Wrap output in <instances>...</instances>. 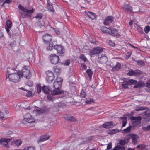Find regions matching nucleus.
<instances>
[{
	"label": "nucleus",
	"instance_id": "nucleus-16",
	"mask_svg": "<svg viewBox=\"0 0 150 150\" xmlns=\"http://www.w3.org/2000/svg\"><path fill=\"white\" fill-rule=\"evenodd\" d=\"M18 7L19 9L24 12H25L27 13H33L35 11V10L33 8L31 10H28L25 8L24 7L22 6L21 4L18 5Z\"/></svg>",
	"mask_w": 150,
	"mask_h": 150
},
{
	"label": "nucleus",
	"instance_id": "nucleus-21",
	"mask_svg": "<svg viewBox=\"0 0 150 150\" xmlns=\"http://www.w3.org/2000/svg\"><path fill=\"white\" fill-rule=\"evenodd\" d=\"M108 58L105 55H102L99 58L100 62L102 64H105L108 61Z\"/></svg>",
	"mask_w": 150,
	"mask_h": 150
},
{
	"label": "nucleus",
	"instance_id": "nucleus-38",
	"mask_svg": "<svg viewBox=\"0 0 150 150\" xmlns=\"http://www.w3.org/2000/svg\"><path fill=\"white\" fill-rule=\"evenodd\" d=\"M25 91H27V93L26 95L28 97H31L33 96V94H32L31 91L27 90V89H25Z\"/></svg>",
	"mask_w": 150,
	"mask_h": 150
},
{
	"label": "nucleus",
	"instance_id": "nucleus-20",
	"mask_svg": "<svg viewBox=\"0 0 150 150\" xmlns=\"http://www.w3.org/2000/svg\"><path fill=\"white\" fill-rule=\"evenodd\" d=\"M110 30H109V34H111L113 36H117L118 35V30L115 28H110Z\"/></svg>",
	"mask_w": 150,
	"mask_h": 150
},
{
	"label": "nucleus",
	"instance_id": "nucleus-9",
	"mask_svg": "<svg viewBox=\"0 0 150 150\" xmlns=\"http://www.w3.org/2000/svg\"><path fill=\"white\" fill-rule=\"evenodd\" d=\"M46 79L48 83H51L54 79V74L52 71H46Z\"/></svg>",
	"mask_w": 150,
	"mask_h": 150
},
{
	"label": "nucleus",
	"instance_id": "nucleus-5",
	"mask_svg": "<svg viewBox=\"0 0 150 150\" xmlns=\"http://www.w3.org/2000/svg\"><path fill=\"white\" fill-rule=\"evenodd\" d=\"M49 58L52 64H56L60 62L59 57L55 54H51L49 56Z\"/></svg>",
	"mask_w": 150,
	"mask_h": 150
},
{
	"label": "nucleus",
	"instance_id": "nucleus-7",
	"mask_svg": "<svg viewBox=\"0 0 150 150\" xmlns=\"http://www.w3.org/2000/svg\"><path fill=\"white\" fill-rule=\"evenodd\" d=\"M63 79L60 77H57L55 79L53 87L55 89H60L62 87Z\"/></svg>",
	"mask_w": 150,
	"mask_h": 150
},
{
	"label": "nucleus",
	"instance_id": "nucleus-25",
	"mask_svg": "<svg viewBox=\"0 0 150 150\" xmlns=\"http://www.w3.org/2000/svg\"><path fill=\"white\" fill-rule=\"evenodd\" d=\"M47 8L50 11L52 12H54V9L53 7V6L52 5V3L49 1H47Z\"/></svg>",
	"mask_w": 150,
	"mask_h": 150
},
{
	"label": "nucleus",
	"instance_id": "nucleus-55",
	"mask_svg": "<svg viewBox=\"0 0 150 150\" xmlns=\"http://www.w3.org/2000/svg\"><path fill=\"white\" fill-rule=\"evenodd\" d=\"M108 42L109 44L110 45L112 46H115V44L111 40H108Z\"/></svg>",
	"mask_w": 150,
	"mask_h": 150
},
{
	"label": "nucleus",
	"instance_id": "nucleus-45",
	"mask_svg": "<svg viewBox=\"0 0 150 150\" xmlns=\"http://www.w3.org/2000/svg\"><path fill=\"white\" fill-rule=\"evenodd\" d=\"M54 72L57 74H59L61 71L60 68L56 67L54 69Z\"/></svg>",
	"mask_w": 150,
	"mask_h": 150
},
{
	"label": "nucleus",
	"instance_id": "nucleus-58",
	"mask_svg": "<svg viewBox=\"0 0 150 150\" xmlns=\"http://www.w3.org/2000/svg\"><path fill=\"white\" fill-rule=\"evenodd\" d=\"M64 64L67 66L69 65L70 63V60H67L65 61L64 62Z\"/></svg>",
	"mask_w": 150,
	"mask_h": 150
},
{
	"label": "nucleus",
	"instance_id": "nucleus-37",
	"mask_svg": "<svg viewBox=\"0 0 150 150\" xmlns=\"http://www.w3.org/2000/svg\"><path fill=\"white\" fill-rule=\"evenodd\" d=\"M118 131V130L117 129H112V130L110 131L109 132L108 134L111 135L115 134Z\"/></svg>",
	"mask_w": 150,
	"mask_h": 150
},
{
	"label": "nucleus",
	"instance_id": "nucleus-3",
	"mask_svg": "<svg viewBox=\"0 0 150 150\" xmlns=\"http://www.w3.org/2000/svg\"><path fill=\"white\" fill-rule=\"evenodd\" d=\"M124 81L122 84V88L124 89H127L129 88L128 86L134 85L137 82V81L135 80L130 79L128 80L126 78H124Z\"/></svg>",
	"mask_w": 150,
	"mask_h": 150
},
{
	"label": "nucleus",
	"instance_id": "nucleus-33",
	"mask_svg": "<svg viewBox=\"0 0 150 150\" xmlns=\"http://www.w3.org/2000/svg\"><path fill=\"white\" fill-rule=\"evenodd\" d=\"M79 58L82 61L84 62H86L88 61L86 57L83 54H82L80 56Z\"/></svg>",
	"mask_w": 150,
	"mask_h": 150
},
{
	"label": "nucleus",
	"instance_id": "nucleus-27",
	"mask_svg": "<svg viewBox=\"0 0 150 150\" xmlns=\"http://www.w3.org/2000/svg\"><path fill=\"white\" fill-rule=\"evenodd\" d=\"M42 91L46 93H50L51 92V90L48 86H44L42 88Z\"/></svg>",
	"mask_w": 150,
	"mask_h": 150
},
{
	"label": "nucleus",
	"instance_id": "nucleus-35",
	"mask_svg": "<svg viewBox=\"0 0 150 150\" xmlns=\"http://www.w3.org/2000/svg\"><path fill=\"white\" fill-rule=\"evenodd\" d=\"M43 15L41 13H38L35 16V18L39 20L41 19Z\"/></svg>",
	"mask_w": 150,
	"mask_h": 150
},
{
	"label": "nucleus",
	"instance_id": "nucleus-62",
	"mask_svg": "<svg viewBox=\"0 0 150 150\" xmlns=\"http://www.w3.org/2000/svg\"><path fill=\"white\" fill-rule=\"evenodd\" d=\"M70 116V115H65L64 116V118L66 120H68Z\"/></svg>",
	"mask_w": 150,
	"mask_h": 150
},
{
	"label": "nucleus",
	"instance_id": "nucleus-22",
	"mask_svg": "<svg viewBox=\"0 0 150 150\" xmlns=\"http://www.w3.org/2000/svg\"><path fill=\"white\" fill-rule=\"evenodd\" d=\"M44 110L37 108L35 110H33V113L36 114V115H40L44 112Z\"/></svg>",
	"mask_w": 150,
	"mask_h": 150
},
{
	"label": "nucleus",
	"instance_id": "nucleus-28",
	"mask_svg": "<svg viewBox=\"0 0 150 150\" xmlns=\"http://www.w3.org/2000/svg\"><path fill=\"white\" fill-rule=\"evenodd\" d=\"M121 64L119 62H117L116 65L112 68V70L114 71H117L121 68Z\"/></svg>",
	"mask_w": 150,
	"mask_h": 150
},
{
	"label": "nucleus",
	"instance_id": "nucleus-59",
	"mask_svg": "<svg viewBox=\"0 0 150 150\" xmlns=\"http://www.w3.org/2000/svg\"><path fill=\"white\" fill-rule=\"evenodd\" d=\"M11 2V0H6L3 3V4L1 5V6H4V4L5 3H7L8 4H10Z\"/></svg>",
	"mask_w": 150,
	"mask_h": 150
},
{
	"label": "nucleus",
	"instance_id": "nucleus-47",
	"mask_svg": "<svg viewBox=\"0 0 150 150\" xmlns=\"http://www.w3.org/2000/svg\"><path fill=\"white\" fill-rule=\"evenodd\" d=\"M89 46L86 45H85L84 46V47L83 49V51H84V52H86L87 51H86L89 50Z\"/></svg>",
	"mask_w": 150,
	"mask_h": 150
},
{
	"label": "nucleus",
	"instance_id": "nucleus-19",
	"mask_svg": "<svg viewBox=\"0 0 150 150\" xmlns=\"http://www.w3.org/2000/svg\"><path fill=\"white\" fill-rule=\"evenodd\" d=\"M122 8L125 11H132V7L129 4H125L122 6Z\"/></svg>",
	"mask_w": 150,
	"mask_h": 150
},
{
	"label": "nucleus",
	"instance_id": "nucleus-8",
	"mask_svg": "<svg viewBox=\"0 0 150 150\" xmlns=\"http://www.w3.org/2000/svg\"><path fill=\"white\" fill-rule=\"evenodd\" d=\"M142 117L141 116H132L131 117V119L133 121V125L135 127H138L140 125Z\"/></svg>",
	"mask_w": 150,
	"mask_h": 150
},
{
	"label": "nucleus",
	"instance_id": "nucleus-17",
	"mask_svg": "<svg viewBox=\"0 0 150 150\" xmlns=\"http://www.w3.org/2000/svg\"><path fill=\"white\" fill-rule=\"evenodd\" d=\"M102 127L106 129L112 128L113 127V122L112 121L110 122H105L102 125Z\"/></svg>",
	"mask_w": 150,
	"mask_h": 150
},
{
	"label": "nucleus",
	"instance_id": "nucleus-13",
	"mask_svg": "<svg viewBox=\"0 0 150 150\" xmlns=\"http://www.w3.org/2000/svg\"><path fill=\"white\" fill-rule=\"evenodd\" d=\"M114 18L112 16H107L104 20L103 23L105 25H108L112 22L114 20Z\"/></svg>",
	"mask_w": 150,
	"mask_h": 150
},
{
	"label": "nucleus",
	"instance_id": "nucleus-10",
	"mask_svg": "<svg viewBox=\"0 0 150 150\" xmlns=\"http://www.w3.org/2000/svg\"><path fill=\"white\" fill-rule=\"evenodd\" d=\"M103 48L98 46L94 47L93 49L91 50L90 51V54L93 55L98 54L103 52Z\"/></svg>",
	"mask_w": 150,
	"mask_h": 150
},
{
	"label": "nucleus",
	"instance_id": "nucleus-52",
	"mask_svg": "<svg viewBox=\"0 0 150 150\" xmlns=\"http://www.w3.org/2000/svg\"><path fill=\"white\" fill-rule=\"evenodd\" d=\"M142 129L144 131H150L149 127L148 125L147 127H142Z\"/></svg>",
	"mask_w": 150,
	"mask_h": 150
},
{
	"label": "nucleus",
	"instance_id": "nucleus-29",
	"mask_svg": "<svg viewBox=\"0 0 150 150\" xmlns=\"http://www.w3.org/2000/svg\"><path fill=\"white\" fill-rule=\"evenodd\" d=\"M50 137V136L47 135H44L42 136L40 138V141L41 142H42L44 141L47 140L49 139Z\"/></svg>",
	"mask_w": 150,
	"mask_h": 150
},
{
	"label": "nucleus",
	"instance_id": "nucleus-54",
	"mask_svg": "<svg viewBox=\"0 0 150 150\" xmlns=\"http://www.w3.org/2000/svg\"><path fill=\"white\" fill-rule=\"evenodd\" d=\"M12 132L11 131H8L6 134V136L7 137H10L12 134Z\"/></svg>",
	"mask_w": 150,
	"mask_h": 150
},
{
	"label": "nucleus",
	"instance_id": "nucleus-40",
	"mask_svg": "<svg viewBox=\"0 0 150 150\" xmlns=\"http://www.w3.org/2000/svg\"><path fill=\"white\" fill-rule=\"evenodd\" d=\"M12 25V22L9 20L7 21L6 24V27L11 28Z\"/></svg>",
	"mask_w": 150,
	"mask_h": 150
},
{
	"label": "nucleus",
	"instance_id": "nucleus-23",
	"mask_svg": "<svg viewBox=\"0 0 150 150\" xmlns=\"http://www.w3.org/2000/svg\"><path fill=\"white\" fill-rule=\"evenodd\" d=\"M134 84H135V85L134 86V88H139L142 87H143L144 86V83L142 81L138 82L137 81V82Z\"/></svg>",
	"mask_w": 150,
	"mask_h": 150
},
{
	"label": "nucleus",
	"instance_id": "nucleus-30",
	"mask_svg": "<svg viewBox=\"0 0 150 150\" xmlns=\"http://www.w3.org/2000/svg\"><path fill=\"white\" fill-rule=\"evenodd\" d=\"M100 30L102 32L108 34L109 33V30H110V28H108L105 26L102 27Z\"/></svg>",
	"mask_w": 150,
	"mask_h": 150
},
{
	"label": "nucleus",
	"instance_id": "nucleus-50",
	"mask_svg": "<svg viewBox=\"0 0 150 150\" xmlns=\"http://www.w3.org/2000/svg\"><path fill=\"white\" fill-rule=\"evenodd\" d=\"M132 54V52H127V54L126 56L125 59L127 60L128 59L131 57Z\"/></svg>",
	"mask_w": 150,
	"mask_h": 150
},
{
	"label": "nucleus",
	"instance_id": "nucleus-1",
	"mask_svg": "<svg viewBox=\"0 0 150 150\" xmlns=\"http://www.w3.org/2000/svg\"><path fill=\"white\" fill-rule=\"evenodd\" d=\"M6 78L9 81L17 83L20 81L21 77L19 71L17 73L11 74L9 70L6 73Z\"/></svg>",
	"mask_w": 150,
	"mask_h": 150
},
{
	"label": "nucleus",
	"instance_id": "nucleus-56",
	"mask_svg": "<svg viewBox=\"0 0 150 150\" xmlns=\"http://www.w3.org/2000/svg\"><path fill=\"white\" fill-rule=\"evenodd\" d=\"M145 110V108L144 107H141L138 108V109H135V111H140L143 110Z\"/></svg>",
	"mask_w": 150,
	"mask_h": 150
},
{
	"label": "nucleus",
	"instance_id": "nucleus-11",
	"mask_svg": "<svg viewBox=\"0 0 150 150\" xmlns=\"http://www.w3.org/2000/svg\"><path fill=\"white\" fill-rule=\"evenodd\" d=\"M12 139L11 138H1L0 139V144H3L4 147L8 148V143Z\"/></svg>",
	"mask_w": 150,
	"mask_h": 150
},
{
	"label": "nucleus",
	"instance_id": "nucleus-61",
	"mask_svg": "<svg viewBox=\"0 0 150 150\" xmlns=\"http://www.w3.org/2000/svg\"><path fill=\"white\" fill-rule=\"evenodd\" d=\"M4 116V113L0 110V119H3Z\"/></svg>",
	"mask_w": 150,
	"mask_h": 150
},
{
	"label": "nucleus",
	"instance_id": "nucleus-63",
	"mask_svg": "<svg viewBox=\"0 0 150 150\" xmlns=\"http://www.w3.org/2000/svg\"><path fill=\"white\" fill-rule=\"evenodd\" d=\"M146 22L147 24H150V16L147 18L146 21Z\"/></svg>",
	"mask_w": 150,
	"mask_h": 150
},
{
	"label": "nucleus",
	"instance_id": "nucleus-48",
	"mask_svg": "<svg viewBox=\"0 0 150 150\" xmlns=\"http://www.w3.org/2000/svg\"><path fill=\"white\" fill-rule=\"evenodd\" d=\"M49 44V46H48L47 48V50H51L52 49L53 47V43L52 42L50 43Z\"/></svg>",
	"mask_w": 150,
	"mask_h": 150
},
{
	"label": "nucleus",
	"instance_id": "nucleus-32",
	"mask_svg": "<svg viewBox=\"0 0 150 150\" xmlns=\"http://www.w3.org/2000/svg\"><path fill=\"white\" fill-rule=\"evenodd\" d=\"M86 72L88 74L89 77L90 79H91L93 72L91 69H87L86 71Z\"/></svg>",
	"mask_w": 150,
	"mask_h": 150
},
{
	"label": "nucleus",
	"instance_id": "nucleus-60",
	"mask_svg": "<svg viewBox=\"0 0 150 150\" xmlns=\"http://www.w3.org/2000/svg\"><path fill=\"white\" fill-rule=\"evenodd\" d=\"M27 84L29 86H32L33 85V82L31 81H29L27 82Z\"/></svg>",
	"mask_w": 150,
	"mask_h": 150
},
{
	"label": "nucleus",
	"instance_id": "nucleus-15",
	"mask_svg": "<svg viewBox=\"0 0 150 150\" xmlns=\"http://www.w3.org/2000/svg\"><path fill=\"white\" fill-rule=\"evenodd\" d=\"M11 144L14 146H20L22 143V141L19 139H15L11 142Z\"/></svg>",
	"mask_w": 150,
	"mask_h": 150
},
{
	"label": "nucleus",
	"instance_id": "nucleus-2",
	"mask_svg": "<svg viewBox=\"0 0 150 150\" xmlns=\"http://www.w3.org/2000/svg\"><path fill=\"white\" fill-rule=\"evenodd\" d=\"M30 70V68L29 66H24L21 71H18L21 78L24 77L27 79H30L31 76V74Z\"/></svg>",
	"mask_w": 150,
	"mask_h": 150
},
{
	"label": "nucleus",
	"instance_id": "nucleus-31",
	"mask_svg": "<svg viewBox=\"0 0 150 150\" xmlns=\"http://www.w3.org/2000/svg\"><path fill=\"white\" fill-rule=\"evenodd\" d=\"M120 119H121L122 121V127H124L125 126L127 122V117H121Z\"/></svg>",
	"mask_w": 150,
	"mask_h": 150
},
{
	"label": "nucleus",
	"instance_id": "nucleus-49",
	"mask_svg": "<svg viewBox=\"0 0 150 150\" xmlns=\"http://www.w3.org/2000/svg\"><path fill=\"white\" fill-rule=\"evenodd\" d=\"M37 92L39 93L42 90L41 87L40 85H38L37 86Z\"/></svg>",
	"mask_w": 150,
	"mask_h": 150
},
{
	"label": "nucleus",
	"instance_id": "nucleus-43",
	"mask_svg": "<svg viewBox=\"0 0 150 150\" xmlns=\"http://www.w3.org/2000/svg\"><path fill=\"white\" fill-rule=\"evenodd\" d=\"M23 150H35V149L34 147L30 146L25 148Z\"/></svg>",
	"mask_w": 150,
	"mask_h": 150
},
{
	"label": "nucleus",
	"instance_id": "nucleus-18",
	"mask_svg": "<svg viewBox=\"0 0 150 150\" xmlns=\"http://www.w3.org/2000/svg\"><path fill=\"white\" fill-rule=\"evenodd\" d=\"M51 92L52 95H59L64 93V91L61 89H55Z\"/></svg>",
	"mask_w": 150,
	"mask_h": 150
},
{
	"label": "nucleus",
	"instance_id": "nucleus-4",
	"mask_svg": "<svg viewBox=\"0 0 150 150\" xmlns=\"http://www.w3.org/2000/svg\"><path fill=\"white\" fill-rule=\"evenodd\" d=\"M23 122L24 123L27 122L31 123L35 122V119L29 113H27L23 116Z\"/></svg>",
	"mask_w": 150,
	"mask_h": 150
},
{
	"label": "nucleus",
	"instance_id": "nucleus-51",
	"mask_svg": "<svg viewBox=\"0 0 150 150\" xmlns=\"http://www.w3.org/2000/svg\"><path fill=\"white\" fill-rule=\"evenodd\" d=\"M47 99L50 101H52L54 99L52 96L50 95H48L47 96Z\"/></svg>",
	"mask_w": 150,
	"mask_h": 150
},
{
	"label": "nucleus",
	"instance_id": "nucleus-36",
	"mask_svg": "<svg viewBox=\"0 0 150 150\" xmlns=\"http://www.w3.org/2000/svg\"><path fill=\"white\" fill-rule=\"evenodd\" d=\"M85 103L87 104H91L95 103L94 99L90 98L89 100H87L85 101Z\"/></svg>",
	"mask_w": 150,
	"mask_h": 150
},
{
	"label": "nucleus",
	"instance_id": "nucleus-24",
	"mask_svg": "<svg viewBox=\"0 0 150 150\" xmlns=\"http://www.w3.org/2000/svg\"><path fill=\"white\" fill-rule=\"evenodd\" d=\"M86 14L89 18L92 20L96 18V14L92 12H86Z\"/></svg>",
	"mask_w": 150,
	"mask_h": 150
},
{
	"label": "nucleus",
	"instance_id": "nucleus-41",
	"mask_svg": "<svg viewBox=\"0 0 150 150\" xmlns=\"http://www.w3.org/2000/svg\"><path fill=\"white\" fill-rule=\"evenodd\" d=\"M134 61L136 62L138 65H142L144 64V62L142 60L134 59Z\"/></svg>",
	"mask_w": 150,
	"mask_h": 150
},
{
	"label": "nucleus",
	"instance_id": "nucleus-46",
	"mask_svg": "<svg viewBox=\"0 0 150 150\" xmlns=\"http://www.w3.org/2000/svg\"><path fill=\"white\" fill-rule=\"evenodd\" d=\"M81 67L82 68L81 69L82 71L86 70L87 69V67L84 63H81Z\"/></svg>",
	"mask_w": 150,
	"mask_h": 150
},
{
	"label": "nucleus",
	"instance_id": "nucleus-26",
	"mask_svg": "<svg viewBox=\"0 0 150 150\" xmlns=\"http://www.w3.org/2000/svg\"><path fill=\"white\" fill-rule=\"evenodd\" d=\"M131 137L132 139V142L135 144L136 143L137 141V139L139 138V136L136 134H132Z\"/></svg>",
	"mask_w": 150,
	"mask_h": 150
},
{
	"label": "nucleus",
	"instance_id": "nucleus-6",
	"mask_svg": "<svg viewBox=\"0 0 150 150\" xmlns=\"http://www.w3.org/2000/svg\"><path fill=\"white\" fill-rule=\"evenodd\" d=\"M54 48L57 51V53L59 56H64L65 50L64 47L62 45H56L54 46Z\"/></svg>",
	"mask_w": 150,
	"mask_h": 150
},
{
	"label": "nucleus",
	"instance_id": "nucleus-39",
	"mask_svg": "<svg viewBox=\"0 0 150 150\" xmlns=\"http://www.w3.org/2000/svg\"><path fill=\"white\" fill-rule=\"evenodd\" d=\"M86 92L83 90V89H82L80 93V96L82 98H85L86 97Z\"/></svg>",
	"mask_w": 150,
	"mask_h": 150
},
{
	"label": "nucleus",
	"instance_id": "nucleus-44",
	"mask_svg": "<svg viewBox=\"0 0 150 150\" xmlns=\"http://www.w3.org/2000/svg\"><path fill=\"white\" fill-rule=\"evenodd\" d=\"M144 31L146 33H148L150 31V26L147 25L146 26L144 29Z\"/></svg>",
	"mask_w": 150,
	"mask_h": 150
},
{
	"label": "nucleus",
	"instance_id": "nucleus-34",
	"mask_svg": "<svg viewBox=\"0 0 150 150\" xmlns=\"http://www.w3.org/2000/svg\"><path fill=\"white\" fill-rule=\"evenodd\" d=\"M132 128V126L131 125H129L126 129H124L123 133H126L130 132L131 131V129Z\"/></svg>",
	"mask_w": 150,
	"mask_h": 150
},
{
	"label": "nucleus",
	"instance_id": "nucleus-14",
	"mask_svg": "<svg viewBox=\"0 0 150 150\" xmlns=\"http://www.w3.org/2000/svg\"><path fill=\"white\" fill-rule=\"evenodd\" d=\"M141 73V71L138 69L133 70L132 69L129 70L127 75L129 76H137Z\"/></svg>",
	"mask_w": 150,
	"mask_h": 150
},
{
	"label": "nucleus",
	"instance_id": "nucleus-12",
	"mask_svg": "<svg viewBox=\"0 0 150 150\" xmlns=\"http://www.w3.org/2000/svg\"><path fill=\"white\" fill-rule=\"evenodd\" d=\"M42 39L44 43H50L52 40V36L50 34H45L43 36Z\"/></svg>",
	"mask_w": 150,
	"mask_h": 150
},
{
	"label": "nucleus",
	"instance_id": "nucleus-57",
	"mask_svg": "<svg viewBox=\"0 0 150 150\" xmlns=\"http://www.w3.org/2000/svg\"><path fill=\"white\" fill-rule=\"evenodd\" d=\"M112 147V144L111 143H110L107 146V150H110Z\"/></svg>",
	"mask_w": 150,
	"mask_h": 150
},
{
	"label": "nucleus",
	"instance_id": "nucleus-64",
	"mask_svg": "<svg viewBox=\"0 0 150 150\" xmlns=\"http://www.w3.org/2000/svg\"><path fill=\"white\" fill-rule=\"evenodd\" d=\"M120 146L117 145V146H115L112 150H119V149H120L119 147Z\"/></svg>",
	"mask_w": 150,
	"mask_h": 150
},
{
	"label": "nucleus",
	"instance_id": "nucleus-53",
	"mask_svg": "<svg viewBox=\"0 0 150 150\" xmlns=\"http://www.w3.org/2000/svg\"><path fill=\"white\" fill-rule=\"evenodd\" d=\"M126 143V142L125 140L121 139L119 141V144L122 145L123 146L125 145Z\"/></svg>",
	"mask_w": 150,
	"mask_h": 150
},
{
	"label": "nucleus",
	"instance_id": "nucleus-42",
	"mask_svg": "<svg viewBox=\"0 0 150 150\" xmlns=\"http://www.w3.org/2000/svg\"><path fill=\"white\" fill-rule=\"evenodd\" d=\"M68 121L75 122L77 121V119L73 116L70 115Z\"/></svg>",
	"mask_w": 150,
	"mask_h": 150
}]
</instances>
